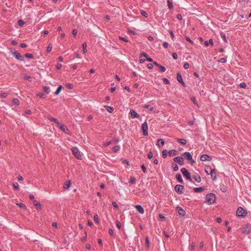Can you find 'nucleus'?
I'll return each mask as SVG.
<instances>
[{"instance_id": "f257e3e1", "label": "nucleus", "mask_w": 251, "mask_h": 251, "mask_svg": "<svg viewBox=\"0 0 251 251\" xmlns=\"http://www.w3.org/2000/svg\"><path fill=\"white\" fill-rule=\"evenodd\" d=\"M206 201L207 203L211 204L215 202L216 200V196L214 194L210 193L207 194L205 197Z\"/></svg>"}, {"instance_id": "f03ea898", "label": "nucleus", "mask_w": 251, "mask_h": 251, "mask_svg": "<svg viewBox=\"0 0 251 251\" xmlns=\"http://www.w3.org/2000/svg\"><path fill=\"white\" fill-rule=\"evenodd\" d=\"M71 150L73 155L75 156L76 158L78 159H80L81 158L80 152L77 148L74 147Z\"/></svg>"}, {"instance_id": "7ed1b4c3", "label": "nucleus", "mask_w": 251, "mask_h": 251, "mask_svg": "<svg viewBox=\"0 0 251 251\" xmlns=\"http://www.w3.org/2000/svg\"><path fill=\"white\" fill-rule=\"evenodd\" d=\"M247 215V212L241 207L238 208L236 211V215L238 217H245Z\"/></svg>"}, {"instance_id": "20e7f679", "label": "nucleus", "mask_w": 251, "mask_h": 251, "mask_svg": "<svg viewBox=\"0 0 251 251\" xmlns=\"http://www.w3.org/2000/svg\"><path fill=\"white\" fill-rule=\"evenodd\" d=\"M142 130L144 136L148 135V126L146 122H145L142 125Z\"/></svg>"}, {"instance_id": "39448f33", "label": "nucleus", "mask_w": 251, "mask_h": 251, "mask_svg": "<svg viewBox=\"0 0 251 251\" xmlns=\"http://www.w3.org/2000/svg\"><path fill=\"white\" fill-rule=\"evenodd\" d=\"M181 172L186 179L191 181L190 174L188 172V170L186 169L182 168L181 170Z\"/></svg>"}, {"instance_id": "423d86ee", "label": "nucleus", "mask_w": 251, "mask_h": 251, "mask_svg": "<svg viewBox=\"0 0 251 251\" xmlns=\"http://www.w3.org/2000/svg\"><path fill=\"white\" fill-rule=\"evenodd\" d=\"M242 232L246 234H249L251 232V226L249 225H246L243 227Z\"/></svg>"}, {"instance_id": "0eeeda50", "label": "nucleus", "mask_w": 251, "mask_h": 251, "mask_svg": "<svg viewBox=\"0 0 251 251\" xmlns=\"http://www.w3.org/2000/svg\"><path fill=\"white\" fill-rule=\"evenodd\" d=\"M12 54L17 59L20 61H23L24 60V57L17 51L13 52Z\"/></svg>"}, {"instance_id": "6e6552de", "label": "nucleus", "mask_w": 251, "mask_h": 251, "mask_svg": "<svg viewBox=\"0 0 251 251\" xmlns=\"http://www.w3.org/2000/svg\"><path fill=\"white\" fill-rule=\"evenodd\" d=\"M211 160V157L206 154H203L201 156V160L202 161H210Z\"/></svg>"}, {"instance_id": "1a4fd4ad", "label": "nucleus", "mask_w": 251, "mask_h": 251, "mask_svg": "<svg viewBox=\"0 0 251 251\" xmlns=\"http://www.w3.org/2000/svg\"><path fill=\"white\" fill-rule=\"evenodd\" d=\"M207 169H209L210 171V174L209 175H211L213 180H216V172L214 169H212L211 167H207Z\"/></svg>"}, {"instance_id": "9d476101", "label": "nucleus", "mask_w": 251, "mask_h": 251, "mask_svg": "<svg viewBox=\"0 0 251 251\" xmlns=\"http://www.w3.org/2000/svg\"><path fill=\"white\" fill-rule=\"evenodd\" d=\"M183 188H184L182 185H176L175 186V189L176 192L182 194L183 193Z\"/></svg>"}, {"instance_id": "9b49d317", "label": "nucleus", "mask_w": 251, "mask_h": 251, "mask_svg": "<svg viewBox=\"0 0 251 251\" xmlns=\"http://www.w3.org/2000/svg\"><path fill=\"white\" fill-rule=\"evenodd\" d=\"M174 160L181 165H183L184 163V159L181 157H176L174 158Z\"/></svg>"}, {"instance_id": "f8f14e48", "label": "nucleus", "mask_w": 251, "mask_h": 251, "mask_svg": "<svg viewBox=\"0 0 251 251\" xmlns=\"http://www.w3.org/2000/svg\"><path fill=\"white\" fill-rule=\"evenodd\" d=\"M183 155L189 160H192V163H195L194 160H192V156L191 154L188 152H185L183 154Z\"/></svg>"}, {"instance_id": "ddd939ff", "label": "nucleus", "mask_w": 251, "mask_h": 251, "mask_svg": "<svg viewBox=\"0 0 251 251\" xmlns=\"http://www.w3.org/2000/svg\"><path fill=\"white\" fill-rule=\"evenodd\" d=\"M177 80L183 85V86L185 87V84L183 81L182 76L180 73L177 74Z\"/></svg>"}, {"instance_id": "4468645a", "label": "nucleus", "mask_w": 251, "mask_h": 251, "mask_svg": "<svg viewBox=\"0 0 251 251\" xmlns=\"http://www.w3.org/2000/svg\"><path fill=\"white\" fill-rule=\"evenodd\" d=\"M165 144L164 141L163 139L160 138L157 140V146L159 148L162 147Z\"/></svg>"}, {"instance_id": "2eb2a0df", "label": "nucleus", "mask_w": 251, "mask_h": 251, "mask_svg": "<svg viewBox=\"0 0 251 251\" xmlns=\"http://www.w3.org/2000/svg\"><path fill=\"white\" fill-rule=\"evenodd\" d=\"M176 210L178 213V214L180 216H184L185 214V211L180 207L177 206L176 207Z\"/></svg>"}, {"instance_id": "dca6fc26", "label": "nucleus", "mask_w": 251, "mask_h": 251, "mask_svg": "<svg viewBox=\"0 0 251 251\" xmlns=\"http://www.w3.org/2000/svg\"><path fill=\"white\" fill-rule=\"evenodd\" d=\"M130 114L133 118H139L140 116L134 110H130Z\"/></svg>"}, {"instance_id": "f3484780", "label": "nucleus", "mask_w": 251, "mask_h": 251, "mask_svg": "<svg viewBox=\"0 0 251 251\" xmlns=\"http://www.w3.org/2000/svg\"><path fill=\"white\" fill-rule=\"evenodd\" d=\"M136 209L141 214L144 213V210L143 208L140 205H136L135 206Z\"/></svg>"}, {"instance_id": "a211bd4d", "label": "nucleus", "mask_w": 251, "mask_h": 251, "mask_svg": "<svg viewBox=\"0 0 251 251\" xmlns=\"http://www.w3.org/2000/svg\"><path fill=\"white\" fill-rule=\"evenodd\" d=\"M193 178L197 182H200L201 181V178L198 174H195V175H193Z\"/></svg>"}, {"instance_id": "6ab92c4d", "label": "nucleus", "mask_w": 251, "mask_h": 251, "mask_svg": "<svg viewBox=\"0 0 251 251\" xmlns=\"http://www.w3.org/2000/svg\"><path fill=\"white\" fill-rule=\"evenodd\" d=\"M71 184V180H68V181H66L65 183V184H64V186H63L64 188L65 189H69L70 187Z\"/></svg>"}, {"instance_id": "aec40b11", "label": "nucleus", "mask_w": 251, "mask_h": 251, "mask_svg": "<svg viewBox=\"0 0 251 251\" xmlns=\"http://www.w3.org/2000/svg\"><path fill=\"white\" fill-rule=\"evenodd\" d=\"M33 204L36 206L37 209H41L42 206L40 202L36 200L33 201Z\"/></svg>"}, {"instance_id": "412c9836", "label": "nucleus", "mask_w": 251, "mask_h": 251, "mask_svg": "<svg viewBox=\"0 0 251 251\" xmlns=\"http://www.w3.org/2000/svg\"><path fill=\"white\" fill-rule=\"evenodd\" d=\"M57 126L61 130L65 132V130L67 129V127L64 125L59 123V124H57Z\"/></svg>"}, {"instance_id": "4be33fe9", "label": "nucleus", "mask_w": 251, "mask_h": 251, "mask_svg": "<svg viewBox=\"0 0 251 251\" xmlns=\"http://www.w3.org/2000/svg\"><path fill=\"white\" fill-rule=\"evenodd\" d=\"M177 141L180 144L182 145H185L187 143V141L185 139H176Z\"/></svg>"}, {"instance_id": "5701e85b", "label": "nucleus", "mask_w": 251, "mask_h": 251, "mask_svg": "<svg viewBox=\"0 0 251 251\" xmlns=\"http://www.w3.org/2000/svg\"><path fill=\"white\" fill-rule=\"evenodd\" d=\"M177 153H178L177 151H176V150H174L170 151L168 152L169 154L171 156H175V155H176L177 154Z\"/></svg>"}, {"instance_id": "b1692460", "label": "nucleus", "mask_w": 251, "mask_h": 251, "mask_svg": "<svg viewBox=\"0 0 251 251\" xmlns=\"http://www.w3.org/2000/svg\"><path fill=\"white\" fill-rule=\"evenodd\" d=\"M48 119H49L50 121H52L54 122L56 125L59 124V121L57 120V119L51 117V116H49L48 117Z\"/></svg>"}, {"instance_id": "393cba45", "label": "nucleus", "mask_w": 251, "mask_h": 251, "mask_svg": "<svg viewBox=\"0 0 251 251\" xmlns=\"http://www.w3.org/2000/svg\"><path fill=\"white\" fill-rule=\"evenodd\" d=\"M176 178L177 180L178 181H179L180 183H183V180L181 177V176L180 174H178L176 175Z\"/></svg>"}, {"instance_id": "a878e982", "label": "nucleus", "mask_w": 251, "mask_h": 251, "mask_svg": "<svg viewBox=\"0 0 251 251\" xmlns=\"http://www.w3.org/2000/svg\"><path fill=\"white\" fill-rule=\"evenodd\" d=\"M209 44H210L211 45L213 46V41L212 39H210L209 40V41H205L204 42V45L205 46H208L209 45Z\"/></svg>"}, {"instance_id": "bb28decb", "label": "nucleus", "mask_w": 251, "mask_h": 251, "mask_svg": "<svg viewBox=\"0 0 251 251\" xmlns=\"http://www.w3.org/2000/svg\"><path fill=\"white\" fill-rule=\"evenodd\" d=\"M86 48H87L86 43V42H84L82 44L83 52L84 53H86L87 51Z\"/></svg>"}, {"instance_id": "cd10ccee", "label": "nucleus", "mask_w": 251, "mask_h": 251, "mask_svg": "<svg viewBox=\"0 0 251 251\" xmlns=\"http://www.w3.org/2000/svg\"><path fill=\"white\" fill-rule=\"evenodd\" d=\"M104 107L106 109L107 111H108L109 112H110V113H112L114 110L113 107H111V106H104Z\"/></svg>"}, {"instance_id": "c85d7f7f", "label": "nucleus", "mask_w": 251, "mask_h": 251, "mask_svg": "<svg viewBox=\"0 0 251 251\" xmlns=\"http://www.w3.org/2000/svg\"><path fill=\"white\" fill-rule=\"evenodd\" d=\"M94 220L95 221V222L98 224H99L100 223V220H99V218L98 217V215L96 214L94 215Z\"/></svg>"}, {"instance_id": "c756f323", "label": "nucleus", "mask_w": 251, "mask_h": 251, "mask_svg": "<svg viewBox=\"0 0 251 251\" xmlns=\"http://www.w3.org/2000/svg\"><path fill=\"white\" fill-rule=\"evenodd\" d=\"M17 205H18L20 208L25 209L26 206L25 205L23 204V203H16Z\"/></svg>"}, {"instance_id": "7c9ffc66", "label": "nucleus", "mask_w": 251, "mask_h": 251, "mask_svg": "<svg viewBox=\"0 0 251 251\" xmlns=\"http://www.w3.org/2000/svg\"><path fill=\"white\" fill-rule=\"evenodd\" d=\"M195 192L197 193L201 192L202 191H203L204 189L203 187H198V188H194Z\"/></svg>"}, {"instance_id": "2f4dec72", "label": "nucleus", "mask_w": 251, "mask_h": 251, "mask_svg": "<svg viewBox=\"0 0 251 251\" xmlns=\"http://www.w3.org/2000/svg\"><path fill=\"white\" fill-rule=\"evenodd\" d=\"M62 86H61V85H60V86L58 87V88H57V89L56 90V91H55V94L56 95H58V94H59V93L61 92V91L62 90Z\"/></svg>"}, {"instance_id": "473e14b6", "label": "nucleus", "mask_w": 251, "mask_h": 251, "mask_svg": "<svg viewBox=\"0 0 251 251\" xmlns=\"http://www.w3.org/2000/svg\"><path fill=\"white\" fill-rule=\"evenodd\" d=\"M129 182L132 184L136 183V179L134 177H130L129 179Z\"/></svg>"}, {"instance_id": "72a5a7b5", "label": "nucleus", "mask_w": 251, "mask_h": 251, "mask_svg": "<svg viewBox=\"0 0 251 251\" xmlns=\"http://www.w3.org/2000/svg\"><path fill=\"white\" fill-rule=\"evenodd\" d=\"M23 78L27 80H28L29 81H31V78L29 76H28V75H23Z\"/></svg>"}, {"instance_id": "f704fd0d", "label": "nucleus", "mask_w": 251, "mask_h": 251, "mask_svg": "<svg viewBox=\"0 0 251 251\" xmlns=\"http://www.w3.org/2000/svg\"><path fill=\"white\" fill-rule=\"evenodd\" d=\"M120 147L119 146H116L113 149V151L114 152H117L119 151Z\"/></svg>"}, {"instance_id": "c9c22d12", "label": "nucleus", "mask_w": 251, "mask_h": 251, "mask_svg": "<svg viewBox=\"0 0 251 251\" xmlns=\"http://www.w3.org/2000/svg\"><path fill=\"white\" fill-rule=\"evenodd\" d=\"M168 153V152L167 151V150H164L163 151H162V156L163 158H166L167 156V154Z\"/></svg>"}, {"instance_id": "e433bc0d", "label": "nucleus", "mask_w": 251, "mask_h": 251, "mask_svg": "<svg viewBox=\"0 0 251 251\" xmlns=\"http://www.w3.org/2000/svg\"><path fill=\"white\" fill-rule=\"evenodd\" d=\"M37 96L41 98H45V95L42 93H39L36 94Z\"/></svg>"}, {"instance_id": "4c0bfd02", "label": "nucleus", "mask_w": 251, "mask_h": 251, "mask_svg": "<svg viewBox=\"0 0 251 251\" xmlns=\"http://www.w3.org/2000/svg\"><path fill=\"white\" fill-rule=\"evenodd\" d=\"M112 142V141H109V142L104 143L102 144V147H105L109 146L111 144Z\"/></svg>"}, {"instance_id": "58836bf2", "label": "nucleus", "mask_w": 251, "mask_h": 251, "mask_svg": "<svg viewBox=\"0 0 251 251\" xmlns=\"http://www.w3.org/2000/svg\"><path fill=\"white\" fill-rule=\"evenodd\" d=\"M146 245L149 248L150 246L149 239L148 237H146Z\"/></svg>"}, {"instance_id": "ea45409f", "label": "nucleus", "mask_w": 251, "mask_h": 251, "mask_svg": "<svg viewBox=\"0 0 251 251\" xmlns=\"http://www.w3.org/2000/svg\"><path fill=\"white\" fill-rule=\"evenodd\" d=\"M44 90L45 92H46L47 93H49L50 92V89L49 87L45 86L44 87Z\"/></svg>"}, {"instance_id": "a19ab883", "label": "nucleus", "mask_w": 251, "mask_h": 251, "mask_svg": "<svg viewBox=\"0 0 251 251\" xmlns=\"http://www.w3.org/2000/svg\"><path fill=\"white\" fill-rule=\"evenodd\" d=\"M18 25L20 26H23L25 24V22L22 20H19L18 21Z\"/></svg>"}, {"instance_id": "79ce46f5", "label": "nucleus", "mask_w": 251, "mask_h": 251, "mask_svg": "<svg viewBox=\"0 0 251 251\" xmlns=\"http://www.w3.org/2000/svg\"><path fill=\"white\" fill-rule=\"evenodd\" d=\"M172 168L174 171H177L178 170V167L176 164H173Z\"/></svg>"}, {"instance_id": "37998d69", "label": "nucleus", "mask_w": 251, "mask_h": 251, "mask_svg": "<svg viewBox=\"0 0 251 251\" xmlns=\"http://www.w3.org/2000/svg\"><path fill=\"white\" fill-rule=\"evenodd\" d=\"M52 48V46L51 44H50L47 49V52H50Z\"/></svg>"}, {"instance_id": "c03bdc74", "label": "nucleus", "mask_w": 251, "mask_h": 251, "mask_svg": "<svg viewBox=\"0 0 251 251\" xmlns=\"http://www.w3.org/2000/svg\"><path fill=\"white\" fill-rule=\"evenodd\" d=\"M121 226H122L121 223L119 221H117V222H116V226L117 227V228L118 229H120L121 227Z\"/></svg>"}, {"instance_id": "a18cd8bd", "label": "nucleus", "mask_w": 251, "mask_h": 251, "mask_svg": "<svg viewBox=\"0 0 251 251\" xmlns=\"http://www.w3.org/2000/svg\"><path fill=\"white\" fill-rule=\"evenodd\" d=\"M13 187L15 188V189H18L19 188V184L17 182H15L13 183Z\"/></svg>"}, {"instance_id": "49530a36", "label": "nucleus", "mask_w": 251, "mask_h": 251, "mask_svg": "<svg viewBox=\"0 0 251 251\" xmlns=\"http://www.w3.org/2000/svg\"><path fill=\"white\" fill-rule=\"evenodd\" d=\"M226 60L225 58H221L219 60V62L223 63H226Z\"/></svg>"}, {"instance_id": "de8ad7c7", "label": "nucleus", "mask_w": 251, "mask_h": 251, "mask_svg": "<svg viewBox=\"0 0 251 251\" xmlns=\"http://www.w3.org/2000/svg\"><path fill=\"white\" fill-rule=\"evenodd\" d=\"M13 102L15 104H16V105L19 104V100L17 99H13Z\"/></svg>"}, {"instance_id": "09e8293b", "label": "nucleus", "mask_w": 251, "mask_h": 251, "mask_svg": "<svg viewBox=\"0 0 251 251\" xmlns=\"http://www.w3.org/2000/svg\"><path fill=\"white\" fill-rule=\"evenodd\" d=\"M25 56L27 57V58H33V54H30V53H26L25 54Z\"/></svg>"}, {"instance_id": "8fccbe9b", "label": "nucleus", "mask_w": 251, "mask_h": 251, "mask_svg": "<svg viewBox=\"0 0 251 251\" xmlns=\"http://www.w3.org/2000/svg\"><path fill=\"white\" fill-rule=\"evenodd\" d=\"M160 69V71L162 72H164L166 70V69L164 67H163V66H161V65H159V67H158Z\"/></svg>"}, {"instance_id": "3c124183", "label": "nucleus", "mask_w": 251, "mask_h": 251, "mask_svg": "<svg viewBox=\"0 0 251 251\" xmlns=\"http://www.w3.org/2000/svg\"><path fill=\"white\" fill-rule=\"evenodd\" d=\"M153 157V154L151 152H149L148 154V157L149 159H151Z\"/></svg>"}, {"instance_id": "603ef678", "label": "nucleus", "mask_w": 251, "mask_h": 251, "mask_svg": "<svg viewBox=\"0 0 251 251\" xmlns=\"http://www.w3.org/2000/svg\"><path fill=\"white\" fill-rule=\"evenodd\" d=\"M183 67H184V69H187L189 67V64L188 63H187V62L185 63L184 65H183Z\"/></svg>"}, {"instance_id": "864d4df0", "label": "nucleus", "mask_w": 251, "mask_h": 251, "mask_svg": "<svg viewBox=\"0 0 251 251\" xmlns=\"http://www.w3.org/2000/svg\"><path fill=\"white\" fill-rule=\"evenodd\" d=\"M240 86L241 88H245L246 87V84L245 82H242L240 84Z\"/></svg>"}, {"instance_id": "5fc2aeb1", "label": "nucleus", "mask_w": 251, "mask_h": 251, "mask_svg": "<svg viewBox=\"0 0 251 251\" xmlns=\"http://www.w3.org/2000/svg\"><path fill=\"white\" fill-rule=\"evenodd\" d=\"M168 7L170 9H171L173 7V4L169 0L168 1Z\"/></svg>"}, {"instance_id": "6e6d98bb", "label": "nucleus", "mask_w": 251, "mask_h": 251, "mask_svg": "<svg viewBox=\"0 0 251 251\" xmlns=\"http://www.w3.org/2000/svg\"><path fill=\"white\" fill-rule=\"evenodd\" d=\"M77 30L76 29H74L72 31V34L74 36H75L77 34Z\"/></svg>"}, {"instance_id": "4d7b16f0", "label": "nucleus", "mask_w": 251, "mask_h": 251, "mask_svg": "<svg viewBox=\"0 0 251 251\" xmlns=\"http://www.w3.org/2000/svg\"><path fill=\"white\" fill-rule=\"evenodd\" d=\"M207 167H210L209 166H206L205 171L207 175H209V174H210L209 169H207Z\"/></svg>"}, {"instance_id": "13d9d810", "label": "nucleus", "mask_w": 251, "mask_h": 251, "mask_svg": "<svg viewBox=\"0 0 251 251\" xmlns=\"http://www.w3.org/2000/svg\"><path fill=\"white\" fill-rule=\"evenodd\" d=\"M141 14H142L143 16H145V17H147V16H148L147 13L145 11H141Z\"/></svg>"}, {"instance_id": "bf43d9fd", "label": "nucleus", "mask_w": 251, "mask_h": 251, "mask_svg": "<svg viewBox=\"0 0 251 251\" xmlns=\"http://www.w3.org/2000/svg\"><path fill=\"white\" fill-rule=\"evenodd\" d=\"M112 205H113V206L115 208H116V209H118V206L117 204L115 202L113 201V202H112Z\"/></svg>"}, {"instance_id": "052dcab7", "label": "nucleus", "mask_w": 251, "mask_h": 251, "mask_svg": "<svg viewBox=\"0 0 251 251\" xmlns=\"http://www.w3.org/2000/svg\"><path fill=\"white\" fill-rule=\"evenodd\" d=\"M140 56L141 57L144 56V57H145L147 58L148 55V54L146 53L143 52V53H142L140 54Z\"/></svg>"}, {"instance_id": "680f3d73", "label": "nucleus", "mask_w": 251, "mask_h": 251, "mask_svg": "<svg viewBox=\"0 0 251 251\" xmlns=\"http://www.w3.org/2000/svg\"><path fill=\"white\" fill-rule=\"evenodd\" d=\"M119 38H120V40H123V41H124L125 42H128V40L126 38H125L124 37H119Z\"/></svg>"}, {"instance_id": "e2e57ef3", "label": "nucleus", "mask_w": 251, "mask_h": 251, "mask_svg": "<svg viewBox=\"0 0 251 251\" xmlns=\"http://www.w3.org/2000/svg\"><path fill=\"white\" fill-rule=\"evenodd\" d=\"M173 55V58H174L175 59H177V54H176V53L174 52V53H173V55Z\"/></svg>"}, {"instance_id": "0e129e2a", "label": "nucleus", "mask_w": 251, "mask_h": 251, "mask_svg": "<svg viewBox=\"0 0 251 251\" xmlns=\"http://www.w3.org/2000/svg\"><path fill=\"white\" fill-rule=\"evenodd\" d=\"M62 65L61 64H57V66H56V68L58 70H60L61 68H62Z\"/></svg>"}, {"instance_id": "69168bd1", "label": "nucleus", "mask_w": 251, "mask_h": 251, "mask_svg": "<svg viewBox=\"0 0 251 251\" xmlns=\"http://www.w3.org/2000/svg\"><path fill=\"white\" fill-rule=\"evenodd\" d=\"M153 67V64H149L148 65V68L150 69H152Z\"/></svg>"}, {"instance_id": "338daca9", "label": "nucleus", "mask_w": 251, "mask_h": 251, "mask_svg": "<svg viewBox=\"0 0 251 251\" xmlns=\"http://www.w3.org/2000/svg\"><path fill=\"white\" fill-rule=\"evenodd\" d=\"M163 80L165 84H168L169 83V81L166 78H164Z\"/></svg>"}, {"instance_id": "774afa93", "label": "nucleus", "mask_w": 251, "mask_h": 251, "mask_svg": "<svg viewBox=\"0 0 251 251\" xmlns=\"http://www.w3.org/2000/svg\"><path fill=\"white\" fill-rule=\"evenodd\" d=\"M66 86L68 89H71L73 88V85L71 84H68Z\"/></svg>"}]
</instances>
